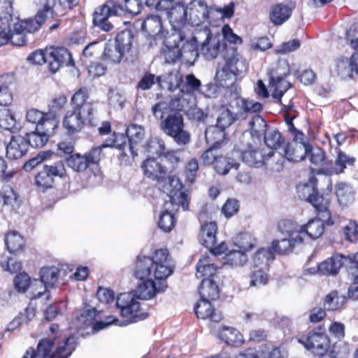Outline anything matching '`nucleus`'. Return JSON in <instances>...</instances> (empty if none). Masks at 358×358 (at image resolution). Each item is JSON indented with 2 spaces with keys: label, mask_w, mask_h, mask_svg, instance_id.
I'll return each instance as SVG.
<instances>
[{
  "label": "nucleus",
  "mask_w": 358,
  "mask_h": 358,
  "mask_svg": "<svg viewBox=\"0 0 358 358\" xmlns=\"http://www.w3.org/2000/svg\"><path fill=\"white\" fill-rule=\"evenodd\" d=\"M266 268L253 267L250 273L249 285L250 287H259L264 286L268 283V275L266 272Z\"/></svg>",
  "instance_id": "nucleus-51"
},
{
  "label": "nucleus",
  "mask_w": 358,
  "mask_h": 358,
  "mask_svg": "<svg viewBox=\"0 0 358 358\" xmlns=\"http://www.w3.org/2000/svg\"><path fill=\"white\" fill-rule=\"evenodd\" d=\"M87 123L92 127L98 126L96 115H88L87 113L73 109L66 113L63 120L64 127L69 134L80 132Z\"/></svg>",
  "instance_id": "nucleus-15"
},
{
  "label": "nucleus",
  "mask_w": 358,
  "mask_h": 358,
  "mask_svg": "<svg viewBox=\"0 0 358 358\" xmlns=\"http://www.w3.org/2000/svg\"><path fill=\"white\" fill-rule=\"evenodd\" d=\"M296 190L301 199L311 203L316 211L322 212V216L328 219L329 223H331L329 219V200L318 194L315 177H311L308 183L297 185Z\"/></svg>",
  "instance_id": "nucleus-9"
},
{
  "label": "nucleus",
  "mask_w": 358,
  "mask_h": 358,
  "mask_svg": "<svg viewBox=\"0 0 358 358\" xmlns=\"http://www.w3.org/2000/svg\"><path fill=\"white\" fill-rule=\"evenodd\" d=\"M28 148L25 137L20 135L13 136L6 145V157L11 160L20 159L27 155Z\"/></svg>",
  "instance_id": "nucleus-28"
},
{
  "label": "nucleus",
  "mask_w": 358,
  "mask_h": 358,
  "mask_svg": "<svg viewBox=\"0 0 358 358\" xmlns=\"http://www.w3.org/2000/svg\"><path fill=\"white\" fill-rule=\"evenodd\" d=\"M235 103L237 108L242 112L256 113L262 110V103L253 100H249L241 96H235Z\"/></svg>",
  "instance_id": "nucleus-48"
},
{
  "label": "nucleus",
  "mask_w": 358,
  "mask_h": 358,
  "mask_svg": "<svg viewBox=\"0 0 358 358\" xmlns=\"http://www.w3.org/2000/svg\"><path fill=\"white\" fill-rule=\"evenodd\" d=\"M198 34H201V39L205 38V40L201 42L200 52L206 59L210 60L216 58L220 53L224 55L225 47L228 46L222 43L221 35H212L207 26L198 31Z\"/></svg>",
  "instance_id": "nucleus-14"
},
{
  "label": "nucleus",
  "mask_w": 358,
  "mask_h": 358,
  "mask_svg": "<svg viewBox=\"0 0 358 358\" xmlns=\"http://www.w3.org/2000/svg\"><path fill=\"white\" fill-rule=\"evenodd\" d=\"M201 34L196 31L192 38L183 43L180 48V60L187 65L192 66L199 57L198 43L201 42Z\"/></svg>",
  "instance_id": "nucleus-26"
},
{
  "label": "nucleus",
  "mask_w": 358,
  "mask_h": 358,
  "mask_svg": "<svg viewBox=\"0 0 358 358\" xmlns=\"http://www.w3.org/2000/svg\"><path fill=\"white\" fill-rule=\"evenodd\" d=\"M48 69L55 73L64 66H73V62L69 50L64 47H50L47 48Z\"/></svg>",
  "instance_id": "nucleus-21"
},
{
  "label": "nucleus",
  "mask_w": 358,
  "mask_h": 358,
  "mask_svg": "<svg viewBox=\"0 0 358 358\" xmlns=\"http://www.w3.org/2000/svg\"><path fill=\"white\" fill-rule=\"evenodd\" d=\"M317 212L318 218L312 219L308 222L306 224L299 225V234L301 235V241H303L306 237H308L311 239H317L320 238L324 231V224L326 223L327 225H333L334 221L331 219V213L329 212V219L331 223H329L328 219H325L322 216V212Z\"/></svg>",
  "instance_id": "nucleus-22"
},
{
  "label": "nucleus",
  "mask_w": 358,
  "mask_h": 358,
  "mask_svg": "<svg viewBox=\"0 0 358 358\" xmlns=\"http://www.w3.org/2000/svg\"><path fill=\"white\" fill-rule=\"evenodd\" d=\"M217 267L214 265L209 256H203L199 260L196 266V276L198 278H212L215 275Z\"/></svg>",
  "instance_id": "nucleus-40"
},
{
  "label": "nucleus",
  "mask_w": 358,
  "mask_h": 358,
  "mask_svg": "<svg viewBox=\"0 0 358 358\" xmlns=\"http://www.w3.org/2000/svg\"><path fill=\"white\" fill-rule=\"evenodd\" d=\"M134 291L137 299L148 300L155 297L157 294L165 291L167 287L166 280H155V279L141 280Z\"/></svg>",
  "instance_id": "nucleus-23"
},
{
  "label": "nucleus",
  "mask_w": 358,
  "mask_h": 358,
  "mask_svg": "<svg viewBox=\"0 0 358 358\" xmlns=\"http://www.w3.org/2000/svg\"><path fill=\"white\" fill-rule=\"evenodd\" d=\"M3 26H0V46L8 43V32H10L11 22L13 17L10 11L6 10L5 15L0 17Z\"/></svg>",
  "instance_id": "nucleus-60"
},
{
  "label": "nucleus",
  "mask_w": 358,
  "mask_h": 358,
  "mask_svg": "<svg viewBox=\"0 0 358 358\" xmlns=\"http://www.w3.org/2000/svg\"><path fill=\"white\" fill-rule=\"evenodd\" d=\"M124 14L123 6L117 2L109 1L98 8L94 13L93 24L101 30L108 32L113 29V24L109 21V18L112 16H121Z\"/></svg>",
  "instance_id": "nucleus-11"
},
{
  "label": "nucleus",
  "mask_w": 358,
  "mask_h": 358,
  "mask_svg": "<svg viewBox=\"0 0 358 358\" xmlns=\"http://www.w3.org/2000/svg\"><path fill=\"white\" fill-rule=\"evenodd\" d=\"M243 161L250 166L260 167L264 164V155L258 148H249L241 154Z\"/></svg>",
  "instance_id": "nucleus-42"
},
{
  "label": "nucleus",
  "mask_w": 358,
  "mask_h": 358,
  "mask_svg": "<svg viewBox=\"0 0 358 358\" xmlns=\"http://www.w3.org/2000/svg\"><path fill=\"white\" fill-rule=\"evenodd\" d=\"M187 0H159L156 4L157 10H164L166 17L176 31L173 36L182 43L186 38V32L189 31L187 10L185 3Z\"/></svg>",
  "instance_id": "nucleus-4"
},
{
  "label": "nucleus",
  "mask_w": 358,
  "mask_h": 358,
  "mask_svg": "<svg viewBox=\"0 0 358 358\" xmlns=\"http://www.w3.org/2000/svg\"><path fill=\"white\" fill-rule=\"evenodd\" d=\"M133 38L131 31H123L117 35L114 41H108L103 43L102 59L110 64L120 62L125 54L131 49Z\"/></svg>",
  "instance_id": "nucleus-7"
},
{
  "label": "nucleus",
  "mask_w": 358,
  "mask_h": 358,
  "mask_svg": "<svg viewBox=\"0 0 358 358\" xmlns=\"http://www.w3.org/2000/svg\"><path fill=\"white\" fill-rule=\"evenodd\" d=\"M57 0H45L43 8L40 10L35 18H30L24 21H17L15 23L17 30L22 29L24 33H34L41 27L46 20L54 18L57 14L53 10Z\"/></svg>",
  "instance_id": "nucleus-12"
},
{
  "label": "nucleus",
  "mask_w": 358,
  "mask_h": 358,
  "mask_svg": "<svg viewBox=\"0 0 358 358\" xmlns=\"http://www.w3.org/2000/svg\"><path fill=\"white\" fill-rule=\"evenodd\" d=\"M278 229L282 238L272 241L270 248L273 253L287 254L302 243L301 235L299 234V228L296 222L289 220L280 221L278 224Z\"/></svg>",
  "instance_id": "nucleus-6"
},
{
  "label": "nucleus",
  "mask_w": 358,
  "mask_h": 358,
  "mask_svg": "<svg viewBox=\"0 0 358 358\" xmlns=\"http://www.w3.org/2000/svg\"><path fill=\"white\" fill-rule=\"evenodd\" d=\"M282 155L285 159L290 162H300L306 156L309 151V145L303 142L294 140L282 147Z\"/></svg>",
  "instance_id": "nucleus-27"
},
{
  "label": "nucleus",
  "mask_w": 358,
  "mask_h": 358,
  "mask_svg": "<svg viewBox=\"0 0 358 358\" xmlns=\"http://www.w3.org/2000/svg\"><path fill=\"white\" fill-rule=\"evenodd\" d=\"M336 157L334 165L330 169L326 170V174H341L344 173L348 166H354L356 158L342 151L339 148H336Z\"/></svg>",
  "instance_id": "nucleus-31"
},
{
  "label": "nucleus",
  "mask_w": 358,
  "mask_h": 358,
  "mask_svg": "<svg viewBox=\"0 0 358 358\" xmlns=\"http://www.w3.org/2000/svg\"><path fill=\"white\" fill-rule=\"evenodd\" d=\"M0 127L11 132L18 130L15 114L9 108H0Z\"/></svg>",
  "instance_id": "nucleus-43"
},
{
  "label": "nucleus",
  "mask_w": 358,
  "mask_h": 358,
  "mask_svg": "<svg viewBox=\"0 0 358 358\" xmlns=\"http://www.w3.org/2000/svg\"><path fill=\"white\" fill-rule=\"evenodd\" d=\"M225 136L224 129L216 125H211L205 131V138L208 143L218 146L223 141Z\"/></svg>",
  "instance_id": "nucleus-50"
},
{
  "label": "nucleus",
  "mask_w": 358,
  "mask_h": 358,
  "mask_svg": "<svg viewBox=\"0 0 358 358\" xmlns=\"http://www.w3.org/2000/svg\"><path fill=\"white\" fill-rule=\"evenodd\" d=\"M222 57L225 62L224 64L217 71L216 76L222 82L221 85L223 87H228L231 85V88L236 90L235 83L237 76L247 71L248 62L232 46L225 47V52Z\"/></svg>",
  "instance_id": "nucleus-5"
},
{
  "label": "nucleus",
  "mask_w": 358,
  "mask_h": 358,
  "mask_svg": "<svg viewBox=\"0 0 358 358\" xmlns=\"http://www.w3.org/2000/svg\"><path fill=\"white\" fill-rule=\"evenodd\" d=\"M291 13L287 6L277 4L272 7L270 19L275 25H281L289 18Z\"/></svg>",
  "instance_id": "nucleus-45"
},
{
  "label": "nucleus",
  "mask_w": 358,
  "mask_h": 358,
  "mask_svg": "<svg viewBox=\"0 0 358 358\" xmlns=\"http://www.w3.org/2000/svg\"><path fill=\"white\" fill-rule=\"evenodd\" d=\"M257 244L256 238L248 232L240 234L236 238V245L245 251L252 250Z\"/></svg>",
  "instance_id": "nucleus-64"
},
{
  "label": "nucleus",
  "mask_w": 358,
  "mask_h": 358,
  "mask_svg": "<svg viewBox=\"0 0 358 358\" xmlns=\"http://www.w3.org/2000/svg\"><path fill=\"white\" fill-rule=\"evenodd\" d=\"M210 301L201 299L194 308L195 313L199 318H209L213 322H218L222 319V315L220 312L215 311Z\"/></svg>",
  "instance_id": "nucleus-33"
},
{
  "label": "nucleus",
  "mask_w": 358,
  "mask_h": 358,
  "mask_svg": "<svg viewBox=\"0 0 358 358\" xmlns=\"http://www.w3.org/2000/svg\"><path fill=\"white\" fill-rule=\"evenodd\" d=\"M199 292L201 299L213 301L218 299L220 295L218 286L213 278L202 279Z\"/></svg>",
  "instance_id": "nucleus-38"
},
{
  "label": "nucleus",
  "mask_w": 358,
  "mask_h": 358,
  "mask_svg": "<svg viewBox=\"0 0 358 358\" xmlns=\"http://www.w3.org/2000/svg\"><path fill=\"white\" fill-rule=\"evenodd\" d=\"M66 162L68 166L76 172L84 171L89 167L86 158L79 153L67 156Z\"/></svg>",
  "instance_id": "nucleus-58"
},
{
  "label": "nucleus",
  "mask_w": 358,
  "mask_h": 358,
  "mask_svg": "<svg viewBox=\"0 0 358 358\" xmlns=\"http://www.w3.org/2000/svg\"><path fill=\"white\" fill-rule=\"evenodd\" d=\"M141 27L148 34L147 41L150 47L155 45L157 39H162L164 37V30L162 18L159 15L148 16L142 23Z\"/></svg>",
  "instance_id": "nucleus-24"
},
{
  "label": "nucleus",
  "mask_w": 358,
  "mask_h": 358,
  "mask_svg": "<svg viewBox=\"0 0 358 358\" xmlns=\"http://www.w3.org/2000/svg\"><path fill=\"white\" fill-rule=\"evenodd\" d=\"M201 86V81L193 74H188L182 80L180 93L185 94L189 99H193L192 104L194 103L196 93H199Z\"/></svg>",
  "instance_id": "nucleus-37"
},
{
  "label": "nucleus",
  "mask_w": 358,
  "mask_h": 358,
  "mask_svg": "<svg viewBox=\"0 0 358 358\" xmlns=\"http://www.w3.org/2000/svg\"><path fill=\"white\" fill-rule=\"evenodd\" d=\"M251 134L260 137L266 134L267 124L265 120L259 115H255L249 122Z\"/></svg>",
  "instance_id": "nucleus-63"
},
{
  "label": "nucleus",
  "mask_w": 358,
  "mask_h": 358,
  "mask_svg": "<svg viewBox=\"0 0 358 358\" xmlns=\"http://www.w3.org/2000/svg\"><path fill=\"white\" fill-rule=\"evenodd\" d=\"M59 270L55 266L43 267L40 271V278L50 288L58 282Z\"/></svg>",
  "instance_id": "nucleus-55"
},
{
  "label": "nucleus",
  "mask_w": 358,
  "mask_h": 358,
  "mask_svg": "<svg viewBox=\"0 0 358 358\" xmlns=\"http://www.w3.org/2000/svg\"><path fill=\"white\" fill-rule=\"evenodd\" d=\"M238 166L239 164L235 162L234 159L224 157L222 154L214 164V169L217 173L224 176L232 168L238 169Z\"/></svg>",
  "instance_id": "nucleus-56"
},
{
  "label": "nucleus",
  "mask_w": 358,
  "mask_h": 358,
  "mask_svg": "<svg viewBox=\"0 0 358 358\" xmlns=\"http://www.w3.org/2000/svg\"><path fill=\"white\" fill-rule=\"evenodd\" d=\"M185 5L190 27H198L207 20L211 22L210 7L206 0H188Z\"/></svg>",
  "instance_id": "nucleus-18"
},
{
  "label": "nucleus",
  "mask_w": 358,
  "mask_h": 358,
  "mask_svg": "<svg viewBox=\"0 0 358 358\" xmlns=\"http://www.w3.org/2000/svg\"><path fill=\"white\" fill-rule=\"evenodd\" d=\"M218 337L229 345L239 346L243 343V336L233 327H223L219 331Z\"/></svg>",
  "instance_id": "nucleus-41"
},
{
  "label": "nucleus",
  "mask_w": 358,
  "mask_h": 358,
  "mask_svg": "<svg viewBox=\"0 0 358 358\" xmlns=\"http://www.w3.org/2000/svg\"><path fill=\"white\" fill-rule=\"evenodd\" d=\"M3 208L12 211L20 206L21 201L17 193L11 188L4 190L3 196Z\"/></svg>",
  "instance_id": "nucleus-59"
},
{
  "label": "nucleus",
  "mask_w": 358,
  "mask_h": 358,
  "mask_svg": "<svg viewBox=\"0 0 358 358\" xmlns=\"http://www.w3.org/2000/svg\"><path fill=\"white\" fill-rule=\"evenodd\" d=\"M5 243L9 252L15 254L22 250L24 240L17 231H12L6 235Z\"/></svg>",
  "instance_id": "nucleus-46"
},
{
  "label": "nucleus",
  "mask_w": 358,
  "mask_h": 358,
  "mask_svg": "<svg viewBox=\"0 0 358 358\" xmlns=\"http://www.w3.org/2000/svg\"><path fill=\"white\" fill-rule=\"evenodd\" d=\"M217 226L215 222H209L201 227L199 238L201 245L206 248H211L216 243Z\"/></svg>",
  "instance_id": "nucleus-34"
},
{
  "label": "nucleus",
  "mask_w": 358,
  "mask_h": 358,
  "mask_svg": "<svg viewBox=\"0 0 358 358\" xmlns=\"http://www.w3.org/2000/svg\"><path fill=\"white\" fill-rule=\"evenodd\" d=\"M352 263L350 270V285L348 288L350 298L358 299V252L352 255V258L347 259Z\"/></svg>",
  "instance_id": "nucleus-36"
},
{
  "label": "nucleus",
  "mask_w": 358,
  "mask_h": 358,
  "mask_svg": "<svg viewBox=\"0 0 358 358\" xmlns=\"http://www.w3.org/2000/svg\"><path fill=\"white\" fill-rule=\"evenodd\" d=\"M160 120L161 129L173 138L178 145H185L189 142L190 135L184 129V119L180 113H169Z\"/></svg>",
  "instance_id": "nucleus-8"
},
{
  "label": "nucleus",
  "mask_w": 358,
  "mask_h": 358,
  "mask_svg": "<svg viewBox=\"0 0 358 358\" xmlns=\"http://www.w3.org/2000/svg\"><path fill=\"white\" fill-rule=\"evenodd\" d=\"M157 82L163 87L166 88L170 92H174L179 90L180 92L181 85L182 83V76L178 71H172L165 76H158Z\"/></svg>",
  "instance_id": "nucleus-35"
},
{
  "label": "nucleus",
  "mask_w": 358,
  "mask_h": 358,
  "mask_svg": "<svg viewBox=\"0 0 358 358\" xmlns=\"http://www.w3.org/2000/svg\"><path fill=\"white\" fill-rule=\"evenodd\" d=\"M58 125L59 120L57 116L47 113H44L43 120H41L36 127V130L40 131L43 134H47L48 137L50 138V136L54 134Z\"/></svg>",
  "instance_id": "nucleus-44"
},
{
  "label": "nucleus",
  "mask_w": 358,
  "mask_h": 358,
  "mask_svg": "<svg viewBox=\"0 0 358 358\" xmlns=\"http://www.w3.org/2000/svg\"><path fill=\"white\" fill-rule=\"evenodd\" d=\"M336 194L340 204L347 206L354 199L352 186L345 182H340L336 187Z\"/></svg>",
  "instance_id": "nucleus-47"
},
{
  "label": "nucleus",
  "mask_w": 358,
  "mask_h": 358,
  "mask_svg": "<svg viewBox=\"0 0 358 358\" xmlns=\"http://www.w3.org/2000/svg\"><path fill=\"white\" fill-rule=\"evenodd\" d=\"M144 174L166 194L173 205L181 206L183 210L189 208L188 194L179 178L175 176L166 177V169L153 157L145 159L141 166Z\"/></svg>",
  "instance_id": "nucleus-1"
},
{
  "label": "nucleus",
  "mask_w": 358,
  "mask_h": 358,
  "mask_svg": "<svg viewBox=\"0 0 358 358\" xmlns=\"http://www.w3.org/2000/svg\"><path fill=\"white\" fill-rule=\"evenodd\" d=\"M189 99L185 94H182L181 96L171 98L169 101H159L152 106V114L156 119L162 120L169 113L181 111L186 113L190 105Z\"/></svg>",
  "instance_id": "nucleus-17"
},
{
  "label": "nucleus",
  "mask_w": 358,
  "mask_h": 358,
  "mask_svg": "<svg viewBox=\"0 0 358 358\" xmlns=\"http://www.w3.org/2000/svg\"><path fill=\"white\" fill-rule=\"evenodd\" d=\"M289 74L288 65L285 63L279 64L276 70H271L268 73L269 90L273 98L278 103L282 102V96L292 86L285 79Z\"/></svg>",
  "instance_id": "nucleus-13"
},
{
  "label": "nucleus",
  "mask_w": 358,
  "mask_h": 358,
  "mask_svg": "<svg viewBox=\"0 0 358 358\" xmlns=\"http://www.w3.org/2000/svg\"><path fill=\"white\" fill-rule=\"evenodd\" d=\"M174 265L166 249L157 250L152 257L138 256L134 269V275L138 280H165L173 272Z\"/></svg>",
  "instance_id": "nucleus-2"
},
{
  "label": "nucleus",
  "mask_w": 358,
  "mask_h": 358,
  "mask_svg": "<svg viewBox=\"0 0 358 358\" xmlns=\"http://www.w3.org/2000/svg\"><path fill=\"white\" fill-rule=\"evenodd\" d=\"M162 57L169 64L180 60L179 44L171 45L169 41H166L162 51Z\"/></svg>",
  "instance_id": "nucleus-54"
},
{
  "label": "nucleus",
  "mask_w": 358,
  "mask_h": 358,
  "mask_svg": "<svg viewBox=\"0 0 358 358\" xmlns=\"http://www.w3.org/2000/svg\"><path fill=\"white\" fill-rule=\"evenodd\" d=\"M235 4L230 2L223 7L217 6H210V14L211 15V21L214 19L223 20L225 18H231L234 14Z\"/></svg>",
  "instance_id": "nucleus-49"
},
{
  "label": "nucleus",
  "mask_w": 358,
  "mask_h": 358,
  "mask_svg": "<svg viewBox=\"0 0 358 358\" xmlns=\"http://www.w3.org/2000/svg\"><path fill=\"white\" fill-rule=\"evenodd\" d=\"M225 264L231 267L243 266L248 261V256L241 250H232L226 253Z\"/></svg>",
  "instance_id": "nucleus-52"
},
{
  "label": "nucleus",
  "mask_w": 358,
  "mask_h": 358,
  "mask_svg": "<svg viewBox=\"0 0 358 358\" xmlns=\"http://www.w3.org/2000/svg\"><path fill=\"white\" fill-rule=\"evenodd\" d=\"M126 134L129 141L128 150L134 158L138 155V144L144 138V129L140 125L132 124L127 127Z\"/></svg>",
  "instance_id": "nucleus-32"
},
{
  "label": "nucleus",
  "mask_w": 358,
  "mask_h": 358,
  "mask_svg": "<svg viewBox=\"0 0 358 358\" xmlns=\"http://www.w3.org/2000/svg\"><path fill=\"white\" fill-rule=\"evenodd\" d=\"M352 257V255L344 256L340 254H336L331 258H328L318 264L317 270L312 268L305 270V272L313 274L316 273V271H318L324 275H336L342 266L345 264L348 266V273H350L352 263L347 259Z\"/></svg>",
  "instance_id": "nucleus-20"
},
{
  "label": "nucleus",
  "mask_w": 358,
  "mask_h": 358,
  "mask_svg": "<svg viewBox=\"0 0 358 358\" xmlns=\"http://www.w3.org/2000/svg\"><path fill=\"white\" fill-rule=\"evenodd\" d=\"M32 298L31 300H36L41 298L43 296H45L46 300H50V294L49 292L50 287L43 282V280L40 278L39 280L34 279L31 281V287Z\"/></svg>",
  "instance_id": "nucleus-53"
},
{
  "label": "nucleus",
  "mask_w": 358,
  "mask_h": 358,
  "mask_svg": "<svg viewBox=\"0 0 358 358\" xmlns=\"http://www.w3.org/2000/svg\"><path fill=\"white\" fill-rule=\"evenodd\" d=\"M98 315V312L95 308L83 310L80 316L78 317V325L79 327H88L93 324V329L94 331L101 330L109 324H116L118 320L114 318L113 316H110L106 318V321H99L94 323V320Z\"/></svg>",
  "instance_id": "nucleus-25"
},
{
  "label": "nucleus",
  "mask_w": 358,
  "mask_h": 358,
  "mask_svg": "<svg viewBox=\"0 0 358 358\" xmlns=\"http://www.w3.org/2000/svg\"><path fill=\"white\" fill-rule=\"evenodd\" d=\"M26 141L28 143V146L30 145L34 148H39L43 147L48 141L49 138L47 134H43L40 131L36 130L27 134Z\"/></svg>",
  "instance_id": "nucleus-62"
},
{
  "label": "nucleus",
  "mask_w": 358,
  "mask_h": 358,
  "mask_svg": "<svg viewBox=\"0 0 358 358\" xmlns=\"http://www.w3.org/2000/svg\"><path fill=\"white\" fill-rule=\"evenodd\" d=\"M336 71L343 78L358 76V53L353 54L350 58L338 59Z\"/></svg>",
  "instance_id": "nucleus-29"
},
{
  "label": "nucleus",
  "mask_w": 358,
  "mask_h": 358,
  "mask_svg": "<svg viewBox=\"0 0 358 358\" xmlns=\"http://www.w3.org/2000/svg\"><path fill=\"white\" fill-rule=\"evenodd\" d=\"M264 142L268 148L277 150L282 148L285 141L280 132L273 129L266 133L264 135Z\"/></svg>",
  "instance_id": "nucleus-61"
},
{
  "label": "nucleus",
  "mask_w": 358,
  "mask_h": 358,
  "mask_svg": "<svg viewBox=\"0 0 358 358\" xmlns=\"http://www.w3.org/2000/svg\"><path fill=\"white\" fill-rule=\"evenodd\" d=\"M7 77L0 78V108H8L13 101V94L10 90V83H6Z\"/></svg>",
  "instance_id": "nucleus-57"
},
{
  "label": "nucleus",
  "mask_w": 358,
  "mask_h": 358,
  "mask_svg": "<svg viewBox=\"0 0 358 358\" xmlns=\"http://www.w3.org/2000/svg\"><path fill=\"white\" fill-rule=\"evenodd\" d=\"M274 259V254L270 247L259 248L252 257L253 267L268 268Z\"/></svg>",
  "instance_id": "nucleus-39"
},
{
  "label": "nucleus",
  "mask_w": 358,
  "mask_h": 358,
  "mask_svg": "<svg viewBox=\"0 0 358 358\" xmlns=\"http://www.w3.org/2000/svg\"><path fill=\"white\" fill-rule=\"evenodd\" d=\"M134 296L131 293H121L117 298L116 307L120 310L121 316H130V318L124 321L122 325L136 323L148 317L147 313H137L140 310V303Z\"/></svg>",
  "instance_id": "nucleus-10"
},
{
  "label": "nucleus",
  "mask_w": 358,
  "mask_h": 358,
  "mask_svg": "<svg viewBox=\"0 0 358 358\" xmlns=\"http://www.w3.org/2000/svg\"><path fill=\"white\" fill-rule=\"evenodd\" d=\"M66 169L62 162H57L51 164H44L43 169L35 176V185L41 190L52 187L54 178L65 176Z\"/></svg>",
  "instance_id": "nucleus-16"
},
{
  "label": "nucleus",
  "mask_w": 358,
  "mask_h": 358,
  "mask_svg": "<svg viewBox=\"0 0 358 358\" xmlns=\"http://www.w3.org/2000/svg\"><path fill=\"white\" fill-rule=\"evenodd\" d=\"M297 341L315 355L324 354L330 347L327 336L319 332H310L308 335L301 336Z\"/></svg>",
  "instance_id": "nucleus-19"
},
{
  "label": "nucleus",
  "mask_w": 358,
  "mask_h": 358,
  "mask_svg": "<svg viewBox=\"0 0 358 358\" xmlns=\"http://www.w3.org/2000/svg\"><path fill=\"white\" fill-rule=\"evenodd\" d=\"M76 348L74 336L41 339L36 350L29 348L22 358H69Z\"/></svg>",
  "instance_id": "nucleus-3"
},
{
  "label": "nucleus",
  "mask_w": 358,
  "mask_h": 358,
  "mask_svg": "<svg viewBox=\"0 0 358 358\" xmlns=\"http://www.w3.org/2000/svg\"><path fill=\"white\" fill-rule=\"evenodd\" d=\"M88 92L86 88H80L71 98L73 109L87 113L88 115H96V108L92 102H87Z\"/></svg>",
  "instance_id": "nucleus-30"
}]
</instances>
